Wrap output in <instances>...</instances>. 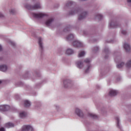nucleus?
Instances as JSON below:
<instances>
[{
	"label": "nucleus",
	"instance_id": "2",
	"mask_svg": "<svg viewBox=\"0 0 131 131\" xmlns=\"http://www.w3.org/2000/svg\"><path fill=\"white\" fill-rule=\"evenodd\" d=\"M38 45L39 47V51L41 53H42V51H43V43L42 42V38L41 37L38 38Z\"/></svg>",
	"mask_w": 131,
	"mask_h": 131
},
{
	"label": "nucleus",
	"instance_id": "31",
	"mask_svg": "<svg viewBox=\"0 0 131 131\" xmlns=\"http://www.w3.org/2000/svg\"><path fill=\"white\" fill-rule=\"evenodd\" d=\"M84 62H85V63H90L91 62V60L89 58H86L84 60Z\"/></svg>",
	"mask_w": 131,
	"mask_h": 131
},
{
	"label": "nucleus",
	"instance_id": "40",
	"mask_svg": "<svg viewBox=\"0 0 131 131\" xmlns=\"http://www.w3.org/2000/svg\"><path fill=\"white\" fill-rule=\"evenodd\" d=\"M11 43L12 46H15V44L14 42H11Z\"/></svg>",
	"mask_w": 131,
	"mask_h": 131
},
{
	"label": "nucleus",
	"instance_id": "5",
	"mask_svg": "<svg viewBox=\"0 0 131 131\" xmlns=\"http://www.w3.org/2000/svg\"><path fill=\"white\" fill-rule=\"evenodd\" d=\"M63 86L64 88H67L71 86V81L70 80H64L63 81Z\"/></svg>",
	"mask_w": 131,
	"mask_h": 131
},
{
	"label": "nucleus",
	"instance_id": "4",
	"mask_svg": "<svg viewBox=\"0 0 131 131\" xmlns=\"http://www.w3.org/2000/svg\"><path fill=\"white\" fill-rule=\"evenodd\" d=\"M73 45L75 48H78L79 47H83V44L81 42L76 40L73 42Z\"/></svg>",
	"mask_w": 131,
	"mask_h": 131
},
{
	"label": "nucleus",
	"instance_id": "29",
	"mask_svg": "<svg viewBox=\"0 0 131 131\" xmlns=\"http://www.w3.org/2000/svg\"><path fill=\"white\" fill-rule=\"evenodd\" d=\"M123 65H124V63L121 62L120 64L117 65V68H121L123 66Z\"/></svg>",
	"mask_w": 131,
	"mask_h": 131
},
{
	"label": "nucleus",
	"instance_id": "27",
	"mask_svg": "<svg viewBox=\"0 0 131 131\" xmlns=\"http://www.w3.org/2000/svg\"><path fill=\"white\" fill-rule=\"evenodd\" d=\"M116 120L117 122V127L120 128V125L119 124V118L118 117H116Z\"/></svg>",
	"mask_w": 131,
	"mask_h": 131
},
{
	"label": "nucleus",
	"instance_id": "18",
	"mask_svg": "<svg viewBox=\"0 0 131 131\" xmlns=\"http://www.w3.org/2000/svg\"><path fill=\"white\" fill-rule=\"evenodd\" d=\"M25 8H26V9H28V10L31 11V10H33V5L31 4H27L25 6Z\"/></svg>",
	"mask_w": 131,
	"mask_h": 131
},
{
	"label": "nucleus",
	"instance_id": "22",
	"mask_svg": "<svg viewBox=\"0 0 131 131\" xmlns=\"http://www.w3.org/2000/svg\"><path fill=\"white\" fill-rule=\"evenodd\" d=\"M85 55V52H84V51H81L78 54V57L79 58H80L81 57H84Z\"/></svg>",
	"mask_w": 131,
	"mask_h": 131
},
{
	"label": "nucleus",
	"instance_id": "41",
	"mask_svg": "<svg viewBox=\"0 0 131 131\" xmlns=\"http://www.w3.org/2000/svg\"><path fill=\"white\" fill-rule=\"evenodd\" d=\"M2 51H3V48L2 47V46L0 45V52H2Z\"/></svg>",
	"mask_w": 131,
	"mask_h": 131
},
{
	"label": "nucleus",
	"instance_id": "25",
	"mask_svg": "<svg viewBox=\"0 0 131 131\" xmlns=\"http://www.w3.org/2000/svg\"><path fill=\"white\" fill-rule=\"evenodd\" d=\"M90 116L91 117H92L94 118V119H96V118H98V116H97V115L94 114H89Z\"/></svg>",
	"mask_w": 131,
	"mask_h": 131
},
{
	"label": "nucleus",
	"instance_id": "17",
	"mask_svg": "<svg viewBox=\"0 0 131 131\" xmlns=\"http://www.w3.org/2000/svg\"><path fill=\"white\" fill-rule=\"evenodd\" d=\"M14 124L12 123L8 122L5 124V127L10 128V127H14Z\"/></svg>",
	"mask_w": 131,
	"mask_h": 131
},
{
	"label": "nucleus",
	"instance_id": "11",
	"mask_svg": "<svg viewBox=\"0 0 131 131\" xmlns=\"http://www.w3.org/2000/svg\"><path fill=\"white\" fill-rule=\"evenodd\" d=\"M66 54L68 56L70 55H73V54H74V51L71 49H68L66 51Z\"/></svg>",
	"mask_w": 131,
	"mask_h": 131
},
{
	"label": "nucleus",
	"instance_id": "21",
	"mask_svg": "<svg viewBox=\"0 0 131 131\" xmlns=\"http://www.w3.org/2000/svg\"><path fill=\"white\" fill-rule=\"evenodd\" d=\"M33 9L34 10L36 9H40V4H39V3L34 4Z\"/></svg>",
	"mask_w": 131,
	"mask_h": 131
},
{
	"label": "nucleus",
	"instance_id": "19",
	"mask_svg": "<svg viewBox=\"0 0 131 131\" xmlns=\"http://www.w3.org/2000/svg\"><path fill=\"white\" fill-rule=\"evenodd\" d=\"M24 105H25V107H30V105H31V104L30 103V101H28V100H25L24 101Z\"/></svg>",
	"mask_w": 131,
	"mask_h": 131
},
{
	"label": "nucleus",
	"instance_id": "7",
	"mask_svg": "<svg viewBox=\"0 0 131 131\" xmlns=\"http://www.w3.org/2000/svg\"><path fill=\"white\" fill-rule=\"evenodd\" d=\"M45 16H47V14L42 13L33 14V17L35 18H42V17H45Z\"/></svg>",
	"mask_w": 131,
	"mask_h": 131
},
{
	"label": "nucleus",
	"instance_id": "6",
	"mask_svg": "<svg viewBox=\"0 0 131 131\" xmlns=\"http://www.w3.org/2000/svg\"><path fill=\"white\" fill-rule=\"evenodd\" d=\"M75 113L79 117H83V113L82 112V111L80 110L79 108H76Z\"/></svg>",
	"mask_w": 131,
	"mask_h": 131
},
{
	"label": "nucleus",
	"instance_id": "20",
	"mask_svg": "<svg viewBox=\"0 0 131 131\" xmlns=\"http://www.w3.org/2000/svg\"><path fill=\"white\" fill-rule=\"evenodd\" d=\"M27 114L25 112H22L19 113V116L21 118H25Z\"/></svg>",
	"mask_w": 131,
	"mask_h": 131
},
{
	"label": "nucleus",
	"instance_id": "45",
	"mask_svg": "<svg viewBox=\"0 0 131 131\" xmlns=\"http://www.w3.org/2000/svg\"><path fill=\"white\" fill-rule=\"evenodd\" d=\"M105 59H106V58H107V57H106V56H105Z\"/></svg>",
	"mask_w": 131,
	"mask_h": 131
},
{
	"label": "nucleus",
	"instance_id": "9",
	"mask_svg": "<svg viewBox=\"0 0 131 131\" xmlns=\"http://www.w3.org/2000/svg\"><path fill=\"white\" fill-rule=\"evenodd\" d=\"M124 49H125L126 52H128L129 51H130V46H129V44L127 43H125L123 46Z\"/></svg>",
	"mask_w": 131,
	"mask_h": 131
},
{
	"label": "nucleus",
	"instance_id": "35",
	"mask_svg": "<svg viewBox=\"0 0 131 131\" xmlns=\"http://www.w3.org/2000/svg\"><path fill=\"white\" fill-rule=\"evenodd\" d=\"M99 50V47L96 46L94 48V51H98Z\"/></svg>",
	"mask_w": 131,
	"mask_h": 131
},
{
	"label": "nucleus",
	"instance_id": "15",
	"mask_svg": "<svg viewBox=\"0 0 131 131\" xmlns=\"http://www.w3.org/2000/svg\"><path fill=\"white\" fill-rule=\"evenodd\" d=\"M119 27L117 25V24H114V23L112 22L109 25L110 28H116L117 27Z\"/></svg>",
	"mask_w": 131,
	"mask_h": 131
},
{
	"label": "nucleus",
	"instance_id": "37",
	"mask_svg": "<svg viewBox=\"0 0 131 131\" xmlns=\"http://www.w3.org/2000/svg\"><path fill=\"white\" fill-rule=\"evenodd\" d=\"M0 131H6V130H5V128L2 127L0 128Z\"/></svg>",
	"mask_w": 131,
	"mask_h": 131
},
{
	"label": "nucleus",
	"instance_id": "23",
	"mask_svg": "<svg viewBox=\"0 0 131 131\" xmlns=\"http://www.w3.org/2000/svg\"><path fill=\"white\" fill-rule=\"evenodd\" d=\"M4 112L5 111H9V110H10V106L8 105H4Z\"/></svg>",
	"mask_w": 131,
	"mask_h": 131
},
{
	"label": "nucleus",
	"instance_id": "30",
	"mask_svg": "<svg viewBox=\"0 0 131 131\" xmlns=\"http://www.w3.org/2000/svg\"><path fill=\"white\" fill-rule=\"evenodd\" d=\"M10 12L11 14H15V13H16V10H15V9H11L10 11Z\"/></svg>",
	"mask_w": 131,
	"mask_h": 131
},
{
	"label": "nucleus",
	"instance_id": "33",
	"mask_svg": "<svg viewBox=\"0 0 131 131\" xmlns=\"http://www.w3.org/2000/svg\"><path fill=\"white\" fill-rule=\"evenodd\" d=\"M64 32H67V31H70V29H69V28H67L64 29Z\"/></svg>",
	"mask_w": 131,
	"mask_h": 131
},
{
	"label": "nucleus",
	"instance_id": "8",
	"mask_svg": "<svg viewBox=\"0 0 131 131\" xmlns=\"http://www.w3.org/2000/svg\"><path fill=\"white\" fill-rule=\"evenodd\" d=\"M88 15V13L86 12H84L79 16L78 20H82V19H84V18H85L86 16Z\"/></svg>",
	"mask_w": 131,
	"mask_h": 131
},
{
	"label": "nucleus",
	"instance_id": "42",
	"mask_svg": "<svg viewBox=\"0 0 131 131\" xmlns=\"http://www.w3.org/2000/svg\"><path fill=\"white\" fill-rule=\"evenodd\" d=\"M36 75H37V76H38V77L40 76V73H38V74H36Z\"/></svg>",
	"mask_w": 131,
	"mask_h": 131
},
{
	"label": "nucleus",
	"instance_id": "16",
	"mask_svg": "<svg viewBox=\"0 0 131 131\" xmlns=\"http://www.w3.org/2000/svg\"><path fill=\"white\" fill-rule=\"evenodd\" d=\"M7 69H8V67L6 65H2L0 66L1 71L5 72V71H7Z\"/></svg>",
	"mask_w": 131,
	"mask_h": 131
},
{
	"label": "nucleus",
	"instance_id": "1",
	"mask_svg": "<svg viewBox=\"0 0 131 131\" xmlns=\"http://www.w3.org/2000/svg\"><path fill=\"white\" fill-rule=\"evenodd\" d=\"M75 6V3L69 1H68L65 5V8H69L70 7H72V10L70 11V15H75V14L78 13L79 12V10H78V8H77L76 7H73Z\"/></svg>",
	"mask_w": 131,
	"mask_h": 131
},
{
	"label": "nucleus",
	"instance_id": "38",
	"mask_svg": "<svg viewBox=\"0 0 131 131\" xmlns=\"http://www.w3.org/2000/svg\"><path fill=\"white\" fill-rule=\"evenodd\" d=\"M4 14H3L2 13H0V18H3Z\"/></svg>",
	"mask_w": 131,
	"mask_h": 131
},
{
	"label": "nucleus",
	"instance_id": "44",
	"mask_svg": "<svg viewBox=\"0 0 131 131\" xmlns=\"http://www.w3.org/2000/svg\"><path fill=\"white\" fill-rule=\"evenodd\" d=\"M1 83H2V81L0 80V84H1Z\"/></svg>",
	"mask_w": 131,
	"mask_h": 131
},
{
	"label": "nucleus",
	"instance_id": "32",
	"mask_svg": "<svg viewBox=\"0 0 131 131\" xmlns=\"http://www.w3.org/2000/svg\"><path fill=\"white\" fill-rule=\"evenodd\" d=\"M4 105H0V111H3L4 112Z\"/></svg>",
	"mask_w": 131,
	"mask_h": 131
},
{
	"label": "nucleus",
	"instance_id": "28",
	"mask_svg": "<svg viewBox=\"0 0 131 131\" xmlns=\"http://www.w3.org/2000/svg\"><path fill=\"white\" fill-rule=\"evenodd\" d=\"M96 18H97L99 20H101V19L103 18V15H102V14H99L97 15Z\"/></svg>",
	"mask_w": 131,
	"mask_h": 131
},
{
	"label": "nucleus",
	"instance_id": "26",
	"mask_svg": "<svg viewBox=\"0 0 131 131\" xmlns=\"http://www.w3.org/2000/svg\"><path fill=\"white\" fill-rule=\"evenodd\" d=\"M126 67H127V68H130V67H131V60H129V61H128L126 63Z\"/></svg>",
	"mask_w": 131,
	"mask_h": 131
},
{
	"label": "nucleus",
	"instance_id": "43",
	"mask_svg": "<svg viewBox=\"0 0 131 131\" xmlns=\"http://www.w3.org/2000/svg\"><path fill=\"white\" fill-rule=\"evenodd\" d=\"M127 3H131V0H127Z\"/></svg>",
	"mask_w": 131,
	"mask_h": 131
},
{
	"label": "nucleus",
	"instance_id": "36",
	"mask_svg": "<svg viewBox=\"0 0 131 131\" xmlns=\"http://www.w3.org/2000/svg\"><path fill=\"white\" fill-rule=\"evenodd\" d=\"M108 52H109V50H108V48L105 49L104 50V53H105V54H106V53H108Z\"/></svg>",
	"mask_w": 131,
	"mask_h": 131
},
{
	"label": "nucleus",
	"instance_id": "13",
	"mask_svg": "<svg viewBox=\"0 0 131 131\" xmlns=\"http://www.w3.org/2000/svg\"><path fill=\"white\" fill-rule=\"evenodd\" d=\"M54 21L53 18H50L48 20H47L46 22V25L47 26H50L52 23H53V21Z\"/></svg>",
	"mask_w": 131,
	"mask_h": 131
},
{
	"label": "nucleus",
	"instance_id": "10",
	"mask_svg": "<svg viewBox=\"0 0 131 131\" xmlns=\"http://www.w3.org/2000/svg\"><path fill=\"white\" fill-rule=\"evenodd\" d=\"M77 67L79 69H81L83 67V63L81 61H78L76 62Z\"/></svg>",
	"mask_w": 131,
	"mask_h": 131
},
{
	"label": "nucleus",
	"instance_id": "3",
	"mask_svg": "<svg viewBox=\"0 0 131 131\" xmlns=\"http://www.w3.org/2000/svg\"><path fill=\"white\" fill-rule=\"evenodd\" d=\"M33 128L30 125H25L22 127V131H32Z\"/></svg>",
	"mask_w": 131,
	"mask_h": 131
},
{
	"label": "nucleus",
	"instance_id": "39",
	"mask_svg": "<svg viewBox=\"0 0 131 131\" xmlns=\"http://www.w3.org/2000/svg\"><path fill=\"white\" fill-rule=\"evenodd\" d=\"M15 98H16L17 99H19V95H15Z\"/></svg>",
	"mask_w": 131,
	"mask_h": 131
},
{
	"label": "nucleus",
	"instance_id": "24",
	"mask_svg": "<svg viewBox=\"0 0 131 131\" xmlns=\"http://www.w3.org/2000/svg\"><path fill=\"white\" fill-rule=\"evenodd\" d=\"M92 67L91 66V64H89L88 66H87V68L86 69L85 71V72L86 73H88V72H89L90 69H91V68Z\"/></svg>",
	"mask_w": 131,
	"mask_h": 131
},
{
	"label": "nucleus",
	"instance_id": "34",
	"mask_svg": "<svg viewBox=\"0 0 131 131\" xmlns=\"http://www.w3.org/2000/svg\"><path fill=\"white\" fill-rule=\"evenodd\" d=\"M121 33H122V34H124V35H125V34H126L127 32H126V31L122 30L121 31Z\"/></svg>",
	"mask_w": 131,
	"mask_h": 131
},
{
	"label": "nucleus",
	"instance_id": "12",
	"mask_svg": "<svg viewBox=\"0 0 131 131\" xmlns=\"http://www.w3.org/2000/svg\"><path fill=\"white\" fill-rule=\"evenodd\" d=\"M110 96H116V95H117V94H118V91H116V90H112L110 91L109 93Z\"/></svg>",
	"mask_w": 131,
	"mask_h": 131
},
{
	"label": "nucleus",
	"instance_id": "14",
	"mask_svg": "<svg viewBox=\"0 0 131 131\" xmlns=\"http://www.w3.org/2000/svg\"><path fill=\"white\" fill-rule=\"evenodd\" d=\"M73 38H74V35L72 34H70L66 37V39L68 41L72 40Z\"/></svg>",
	"mask_w": 131,
	"mask_h": 131
}]
</instances>
